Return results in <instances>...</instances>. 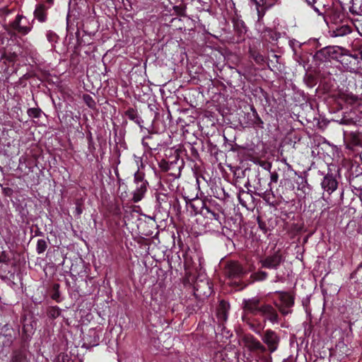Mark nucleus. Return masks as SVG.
Here are the masks:
<instances>
[{
  "mask_svg": "<svg viewBox=\"0 0 362 362\" xmlns=\"http://www.w3.org/2000/svg\"><path fill=\"white\" fill-rule=\"evenodd\" d=\"M242 320L251 330L261 334L267 321L278 324L280 318L276 308L262 303L258 297L244 299L243 301Z\"/></svg>",
  "mask_w": 362,
  "mask_h": 362,
  "instance_id": "nucleus-1",
  "label": "nucleus"
},
{
  "mask_svg": "<svg viewBox=\"0 0 362 362\" xmlns=\"http://www.w3.org/2000/svg\"><path fill=\"white\" fill-rule=\"evenodd\" d=\"M182 151L180 150H170V154L167 159H162L158 163V167L163 172L168 173L166 181L170 182L169 188L173 191L177 188L178 183L175 180L181 175L182 169L184 168L185 162L182 158Z\"/></svg>",
  "mask_w": 362,
  "mask_h": 362,
  "instance_id": "nucleus-2",
  "label": "nucleus"
},
{
  "mask_svg": "<svg viewBox=\"0 0 362 362\" xmlns=\"http://www.w3.org/2000/svg\"><path fill=\"white\" fill-rule=\"evenodd\" d=\"M33 22L34 19L32 21V23H30L23 14H18L13 21L5 26V30L8 32L13 31L24 36L32 30Z\"/></svg>",
  "mask_w": 362,
  "mask_h": 362,
  "instance_id": "nucleus-3",
  "label": "nucleus"
},
{
  "mask_svg": "<svg viewBox=\"0 0 362 362\" xmlns=\"http://www.w3.org/2000/svg\"><path fill=\"white\" fill-rule=\"evenodd\" d=\"M262 332L261 339L266 347V353L269 352L271 354L276 352L281 344L280 334L272 329H267Z\"/></svg>",
  "mask_w": 362,
  "mask_h": 362,
  "instance_id": "nucleus-4",
  "label": "nucleus"
},
{
  "mask_svg": "<svg viewBox=\"0 0 362 362\" xmlns=\"http://www.w3.org/2000/svg\"><path fill=\"white\" fill-rule=\"evenodd\" d=\"M284 262L285 256L282 251L279 249L274 251L272 254L266 255L261 258L259 263L261 265V268L269 270H277Z\"/></svg>",
  "mask_w": 362,
  "mask_h": 362,
  "instance_id": "nucleus-5",
  "label": "nucleus"
},
{
  "mask_svg": "<svg viewBox=\"0 0 362 362\" xmlns=\"http://www.w3.org/2000/svg\"><path fill=\"white\" fill-rule=\"evenodd\" d=\"M16 339V331L9 323L0 322V352L6 347H11Z\"/></svg>",
  "mask_w": 362,
  "mask_h": 362,
  "instance_id": "nucleus-6",
  "label": "nucleus"
},
{
  "mask_svg": "<svg viewBox=\"0 0 362 362\" xmlns=\"http://www.w3.org/2000/svg\"><path fill=\"white\" fill-rule=\"evenodd\" d=\"M279 294V303H275V305L281 314L286 316L291 314L293 311L292 308L295 303V296L287 291H276Z\"/></svg>",
  "mask_w": 362,
  "mask_h": 362,
  "instance_id": "nucleus-7",
  "label": "nucleus"
},
{
  "mask_svg": "<svg viewBox=\"0 0 362 362\" xmlns=\"http://www.w3.org/2000/svg\"><path fill=\"white\" fill-rule=\"evenodd\" d=\"M225 276L230 280H240L247 274L243 265L238 261H228L224 267Z\"/></svg>",
  "mask_w": 362,
  "mask_h": 362,
  "instance_id": "nucleus-8",
  "label": "nucleus"
},
{
  "mask_svg": "<svg viewBox=\"0 0 362 362\" xmlns=\"http://www.w3.org/2000/svg\"><path fill=\"white\" fill-rule=\"evenodd\" d=\"M33 322L32 320H28L25 317L21 320V332L19 329L18 331L19 335L18 344L23 345V346H30V341L35 333Z\"/></svg>",
  "mask_w": 362,
  "mask_h": 362,
  "instance_id": "nucleus-9",
  "label": "nucleus"
},
{
  "mask_svg": "<svg viewBox=\"0 0 362 362\" xmlns=\"http://www.w3.org/2000/svg\"><path fill=\"white\" fill-rule=\"evenodd\" d=\"M221 214H223L221 205L216 199L206 197V206L202 216L220 222Z\"/></svg>",
  "mask_w": 362,
  "mask_h": 362,
  "instance_id": "nucleus-10",
  "label": "nucleus"
},
{
  "mask_svg": "<svg viewBox=\"0 0 362 362\" xmlns=\"http://www.w3.org/2000/svg\"><path fill=\"white\" fill-rule=\"evenodd\" d=\"M245 346L250 351L257 354L266 353V347L257 338L251 334H245L242 338Z\"/></svg>",
  "mask_w": 362,
  "mask_h": 362,
  "instance_id": "nucleus-11",
  "label": "nucleus"
},
{
  "mask_svg": "<svg viewBox=\"0 0 362 362\" xmlns=\"http://www.w3.org/2000/svg\"><path fill=\"white\" fill-rule=\"evenodd\" d=\"M185 200L187 209L190 208L192 213H194V214H200L202 215V213L204 212L206 206V197L204 199L197 197L192 199L185 197Z\"/></svg>",
  "mask_w": 362,
  "mask_h": 362,
  "instance_id": "nucleus-12",
  "label": "nucleus"
},
{
  "mask_svg": "<svg viewBox=\"0 0 362 362\" xmlns=\"http://www.w3.org/2000/svg\"><path fill=\"white\" fill-rule=\"evenodd\" d=\"M232 23L233 25V29L235 33L237 35L238 42L244 41L245 38V34L247 32V27L245 23L240 18V16L235 14L232 18Z\"/></svg>",
  "mask_w": 362,
  "mask_h": 362,
  "instance_id": "nucleus-13",
  "label": "nucleus"
},
{
  "mask_svg": "<svg viewBox=\"0 0 362 362\" xmlns=\"http://www.w3.org/2000/svg\"><path fill=\"white\" fill-rule=\"evenodd\" d=\"M28 349L29 346L18 344L12 350L10 362H29Z\"/></svg>",
  "mask_w": 362,
  "mask_h": 362,
  "instance_id": "nucleus-14",
  "label": "nucleus"
},
{
  "mask_svg": "<svg viewBox=\"0 0 362 362\" xmlns=\"http://www.w3.org/2000/svg\"><path fill=\"white\" fill-rule=\"evenodd\" d=\"M142 145L148 151H157L160 146V139L158 134H149L142 139Z\"/></svg>",
  "mask_w": 362,
  "mask_h": 362,
  "instance_id": "nucleus-15",
  "label": "nucleus"
},
{
  "mask_svg": "<svg viewBox=\"0 0 362 362\" xmlns=\"http://www.w3.org/2000/svg\"><path fill=\"white\" fill-rule=\"evenodd\" d=\"M50 7L45 3L37 4L33 12L34 20L36 19L42 23H46L48 20V9Z\"/></svg>",
  "mask_w": 362,
  "mask_h": 362,
  "instance_id": "nucleus-16",
  "label": "nucleus"
},
{
  "mask_svg": "<svg viewBox=\"0 0 362 362\" xmlns=\"http://www.w3.org/2000/svg\"><path fill=\"white\" fill-rule=\"evenodd\" d=\"M229 309V303L224 300H221L216 308V317L219 326H223L227 321Z\"/></svg>",
  "mask_w": 362,
  "mask_h": 362,
  "instance_id": "nucleus-17",
  "label": "nucleus"
},
{
  "mask_svg": "<svg viewBox=\"0 0 362 362\" xmlns=\"http://www.w3.org/2000/svg\"><path fill=\"white\" fill-rule=\"evenodd\" d=\"M357 59V57L351 54L348 50L345 49L339 62L346 70L351 71L356 66Z\"/></svg>",
  "mask_w": 362,
  "mask_h": 362,
  "instance_id": "nucleus-18",
  "label": "nucleus"
},
{
  "mask_svg": "<svg viewBox=\"0 0 362 362\" xmlns=\"http://www.w3.org/2000/svg\"><path fill=\"white\" fill-rule=\"evenodd\" d=\"M321 186L322 188L325 191H327L329 195H330L333 192H334L337 189L338 187V182L337 181V180L335 179L332 174L328 173L324 177L321 182Z\"/></svg>",
  "mask_w": 362,
  "mask_h": 362,
  "instance_id": "nucleus-19",
  "label": "nucleus"
},
{
  "mask_svg": "<svg viewBox=\"0 0 362 362\" xmlns=\"http://www.w3.org/2000/svg\"><path fill=\"white\" fill-rule=\"evenodd\" d=\"M173 194L158 192L156 194V200L159 208L162 209L165 211H169L170 209V204L172 202L171 198H173Z\"/></svg>",
  "mask_w": 362,
  "mask_h": 362,
  "instance_id": "nucleus-20",
  "label": "nucleus"
},
{
  "mask_svg": "<svg viewBox=\"0 0 362 362\" xmlns=\"http://www.w3.org/2000/svg\"><path fill=\"white\" fill-rule=\"evenodd\" d=\"M136 187L132 192V201L134 203L139 202L145 196L148 190V182L135 184Z\"/></svg>",
  "mask_w": 362,
  "mask_h": 362,
  "instance_id": "nucleus-21",
  "label": "nucleus"
},
{
  "mask_svg": "<svg viewBox=\"0 0 362 362\" xmlns=\"http://www.w3.org/2000/svg\"><path fill=\"white\" fill-rule=\"evenodd\" d=\"M314 59L316 62H325L332 61V46H327L317 50Z\"/></svg>",
  "mask_w": 362,
  "mask_h": 362,
  "instance_id": "nucleus-22",
  "label": "nucleus"
},
{
  "mask_svg": "<svg viewBox=\"0 0 362 362\" xmlns=\"http://www.w3.org/2000/svg\"><path fill=\"white\" fill-rule=\"evenodd\" d=\"M177 150L182 151V155L187 157V159L195 162L199 159V154L197 149L191 144L188 143L186 146L183 148H179Z\"/></svg>",
  "mask_w": 362,
  "mask_h": 362,
  "instance_id": "nucleus-23",
  "label": "nucleus"
},
{
  "mask_svg": "<svg viewBox=\"0 0 362 362\" xmlns=\"http://www.w3.org/2000/svg\"><path fill=\"white\" fill-rule=\"evenodd\" d=\"M251 114L249 113L247 116L249 123L252 124L255 128L263 129L264 122L258 115L254 106L251 107Z\"/></svg>",
  "mask_w": 362,
  "mask_h": 362,
  "instance_id": "nucleus-24",
  "label": "nucleus"
},
{
  "mask_svg": "<svg viewBox=\"0 0 362 362\" xmlns=\"http://www.w3.org/2000/svg\"><path fill=\"white\" fill-rule=\"evenodd\" d=\"M348 144L351 146H362V133L351 132L345 136Z\"/></svg>",
  "mask_w": 362,
  "mask_h": 362,
  "instance_id": "nucleus-25",
  "label": "nucleus"
},
{
  "mask_svg": "<svg viewBox=\"0 0 362 362\" xmlns=\"http://www.w3.org/2000/svg\"><path fill=\"white\" fill-rule=\"evenodd\" d=\"M124 115L130 120L133 121L136 124L141 126L143 122L142 119L138 114V111L134 107H129L125 112Z\"/></svg>",
  "mask_w": 362,
  "mask_h": 362,
  "instance_id": "nucleus-26",
  "label": "nucleus"
},
{
  "mask_svg": "<svg viewBox=\"0 0 362 362\" xmlns=\"http://www.w3.org/2000/svg\"><path fill=\"white\" fill-rule=\"evenodd\" d=\"M202 284L203 285L199 283L196 284L194 286L196 292H197L199 295H203L206 297L209 296L212 293L211 287L209 286L208 282H202Z\"/></svg>",
  "mask_w": 362,
  "mask_h": 362,
  "instance_id": "nucleus-27",
  "label": "nucleus"
},
{
  "mask_svg": "<svg viewBox=\"0 0 362 362\" xmlns=\"http://www.w3.org/2000/svg\"><path fill=\"white\" fill-rule=\"evenodd\" d=\"M46 314L50 320H54L62 314V309L57 305H50L46 309Z\"/></svg>",
  "mask_w": 362,
  "mask_h": 362,
  "instance_id": "nucleus-28",
  "label": "nucleus"
},
{
  "mask_svg": "<svg viewBox=\"0 0 362 362\" xmlns=\"http://www.w3.org/2000/svg\"><path fill=\"white\" fill-rule=\"evenodd\" d=\"M269 274L268 272L263 270H258L251 274L250 275V283H254L255 281H264L268 279Z\"/></svg>",
  "mask_w": 362,
  "mask_h": 362,
  "instance_id": "nucleus-29",
  "label": "nucleus"
},
{
  "mask_svg": "<svg viewBox=\"0 0 362 362\" xmlns=\"http://www.w3.org/2000/svg\"><path fill=\"white\" fill-rule=\"evenodd\" d=\"M249 56L251 57L257 64L262 65L264 63V56L256 49L250 47Z\"/></svg>",
  "mask_w": 362,
  "mask_h": 362,
  "instance_id": "nucleus-30",
  "label": "nucleus"
},
{
  "mask_svg": "<svg viewBox=\"0 0 362 362\" xmlns=\"http://www.w3.org/2000/svg\"><path fill=\"white\" fill-rule=\"evenodd\" d=\"M303 81L308 88H312L317 85L318 80L315 75L306 73L304 76Z\"/></svg>",
  "mask_w": 362,
  "mask_h": 362,
  "instance_id": "nucleus-31",
  "label": "nucleus"
},
{
  "mask_svg": "<svg viewBox=\"0 0 362 362\" xmlns=\"http://www.w3.org/2000/svg\"><path fill=\"white\" fill-rule=\"evenodd\" d=\"M333 33L336 37L344 36L351 33V28L348 25H342L333 30Z\"/></svg>",
  "mask_w": 362,
  "mask_h": 362,
  "instance_id": "nucleus-32",
  "label": "nucleus"
},
{
  "mask_svg": "<svg viewBox=\"0 0 362 362\" xmlns=\"http://www.w3.org/2000/svg\"><path fill=\"white\" fill-rule=\"evenodd\" d=\"M346 49L339 46H332V60L339 62Z\"/></svg>",
  "mask_w": 362,
  "mask_h": 362,
  "instance_id": "nucleus-33",
  "label": "nucleus"
},
{
  "mask_svg": "<svg viewBox=\"0 0 362 362\" xmlns=\"http://www.w3.org/2000/svg\"><path fill=\"white\" fill-rule=\"evenodd\" d=\"M255 6H256V10H257V16H258V21H261L263 17L264 16L265 13H266V11L269 8H271L270 6H269L267 5V3H264V1H263V4H255Z\"/></svg>",
  "mask_w": 362,
  "mask_h": 362,
  "instance_id": "nucleus-34",
  "label": "nucleus"
},
{
  "mask_svg": "<svg viewBox=\"0 0 362 362\" xmlns=\"http://www.w3.org/2000/svg\"><path fill=\"white\" fill-rule=\"evenodd\" d=\"M59 287L60 286L59 284H54L51 291V298L57 303H60L62 301V298L60 297Z\"/></svg>",
  "mask_w": 362,
  "mask_h": 362,
  "instance_id": "nucleus-35",
  "label": "nucleus"
},
{
  "mask_svg": "<svg viewBox=\"0 0 362 362\" xmlns=\"http://www.w3.org/2000/svg\"><path fill=\"white\" fill-rule=\"evenodd\" d=\"M134 184L148 182L146 179V175L141 169L138 170L134 175Z\"/></svg>",
  "mask_w": 362,
  "mask_h": 362,
  "instance_id": "nucleus-36",
  "label": "nucleus"
},
{
  "mask_svg": "<svg viewBox=\"0 0 362 362\" xmlns=\"http://www.w3.org/2000/svg\"><path fill=\"white\" fill-rule=\"evenodd\" d=\"M48 247L47 243L44 239H39L37 242L36 252L38 255L44 253Z\"/></svg>",
  "mask_w": 362,
  "mask_h": 362,
  "instance_id": "nucleus-37",
  "label": "nucleus"
},
{
  "mask_svg": "<svg viewBox=\"0 0 362 362\" xmlns=\"http://www.w3.org/2000/svg\"><path fill=\"white\" fill-rule=\"evenodd\" d=\"M42 110L39 107L29 108L27 111V114L30 117L38 119L42 115Z\"/></svg>",
  "mask_w": 362,
  "mask_h": 362,
  "instance_id": "nucleus-38",
  "label": "nucleus"
},
{
  "mask_svg": "<svg viewBox=\"0 0 362 362\" xmlns=\"http://www.w3.org/2000/svg\"><path fill=\"white\" fill-rule=\"evenodd\" d=\"M307 4L310 6L313 9L317 11L320 12L319 8L323 7L325 5L322 0H305Z\"/></svg>",
  "mask_w": 362,
  "mask_h": 362,
  "instance_id": "nucleus-39",
  "label": "nucleus"
},
{
  "mask_svg": "<svg viewBox=\"0 0 362 362\" xmlns=\"http://www.w3.org/2000/svg\"><path fill=\"white\" fill-rule=\"evenodd\" d=\"M171 201L170 209L173 208L177 214H180L181 206L178 198L174 195L173 198H171Z\"/></svg>",
  "mask_w": 362,
  "mask_h": 362,
  "instance_id": "nucleus-40",
  "label": "nucleus"
},
{
  "mask_svg": "<svg viewBox=\"0 0 362 362\" xmlns=\"http://www.w3.org/2000/svg\"><path fill=\"white\" fill-rule=\"evenodd\" d=\"M356 122L357 120L355 119L354 117H351L350 115H344L340 119L339 124L345 125H352L356 124Z\"/></svg>",
  "mask_w": 362,
  "mask_h": 362,
  "instance_id": "nucleus-41",
  "label": "nucleus"
},
{
  "mask_svg": "<svg viewBox=\"0 0 362 362\" xmlns=\"http://www.w3.org/2000/svg\"><path fill=\"white\" fill-rule=\"evenodd\" d=\"M83 99L88 107L92 109L95 108L96 103L92 96L88 94H84Z\"/></svg>",
  "mask_w": 362,
  "mask_h": 362,
  "instance_id": "nucleus-42",
  "label": "nucleus"
},
{
  "mask_svg": "<svg viewBox=\"0 0 362 362\" xmlns=\"http://www.w3.org/2000/svg\"><path fill=\"white\" fill-rule=\"evenodd\" d=\"M13 10L9 9L7 7L0 8V22H5L6 16L13 13Z\"/></svg>",
  "mask_w": 362,
  "mask_h": 362,
  "instance_id": "nucleus-43",
  "label": "nucleus"
},
{
  "mask_svg": "<svg viewBox=\"0 0 362 362\" xmlns=\"http://www.w3.org/2000/svg\"><path fill=\"white\" fill-rule=\"evenodd\" d=\"M46 37L50 43H56L59 40L58 35L52 30H48L47 32Z\"/></svg>",
  "mask_w": 362,
  "mask_h": 362,
  "instance_id": "nucleus-44",
  "label": "nucleus"
},
{
  "mask_svg": "<svg viewBox=\"0 0 362 362\" xmlns=\"http://www.w3.org/2000/svg\"><path fill=\"white\" fill-rule=\"evenodd\" d=\"M199 308L200 305H199V303L196 301L194 303L189 304L187 306L186 310L189 315H192L193 313H197L199 310Z\"/></svg>",
  "mask_w": 362,
  "mask_h": 362,
  "instance_id": "nucleus-45",
  "label": "nucleus"
},
{
  "mask_svg": "<svg viewBox=\"0 0 362 362\" xmlns=\"http://www.w3.org/2000/svg\"><path fill=\"white\" fill-rule=\"evenodd\" d=\"M352 23L358 33L362 27V15H358L357 17L352 19Z\"/></svg>",
  "mask_w": 362,
  "mask_h": 362,
  "instance_id": "nucleus-46",
  "label": "nucleus"
},
{
  "mask_svg": "<svg viewBox=\"0 0 362 362\" xmlns=\"http://www.w3.org/2000/svg\"><path fill=\"white\" fill-rule=\"evenodd\" d=\"M76 209H75V213H76V216L78 217V218H80L81 217V215L83 213V202L81 200H79V199H77L76 201Z\"/></svg>",
  "mask_w": 362,
  "mask_h": 362,
  "instance_id": "nucleus-47",
  "label": "nucleus"
},
{
  "mask_svg": "<svg viewBox=\"0 0 362 362\" xmlns=\"http://www.w3.org/2000/svg\"><path fill=\"white\" fill-rule=\"evenodd\" d=\"M70 17H71L70 11H69L68 14L66 16V23H67L66 30H67V37H69V41L71 40H73L74 37V35L73 32L71 31V26L69 25Z\"/></svg>",
  "mask_w": 362,
  "mask_h": 362,
  "instance_id": "nucleus-48",
  "label": "nucleus"
},
{
  "mask_svg": "<svg viewBox=\"0 0 362 362\" xmlns=\"http://www.w3.org/2000/svg\"><path fill=\"white\" fill-rule=\"evenodd\" d=\"M337 348L339 350L340 352L348 355L347 353L349 351V348L346 344H344L343 341H339L336 345Z\"/></svg>",
  "mask_w": 362,
  "mask_h": 362,
  "instance_id": "nucleus-49",
  "label": "nucleus"
},
{
  "mask_svg": "<svg viewBox=\"0 0 362 362\" xmlns=\"http://www.w3.org/2000/svg\"><path fill=\"white\" fill-rule=\"evenodd\" d=\"M76 38V43L74 47L75 49H78L80 47L84 45L83 39L80 37V32L78 30H76V32L74 33Z\"/></svg>",
  "mask_w": 362,
  "mask_h": 362,
  "instance_id": "nucleus-50",
  "label": "nucleus"
},
{
  "mask_svg": "<svg viewBox=\"0 0 362 362\" xmlns=\"http://www.w3.org/2000/svg\"><path fill=\"white\" fill-rule=\"evenodd\" d=\"M86 139L88 141V148L90 149V151H92V149H95L94 142H93V135H92L91 132L88 131V132L87 133Z\"/></svg>",
  "mask_w": 362,
  "mask_h": 362,
  "instance_id": "nucleus-51",
  "label": "nucleus"
},
{
  "mask_svg": "<svg viewBox=\"0 0 362 362\" xmlns=\"http://www.w3.org/2000/svg\"><path fill=\"white\" fill-rule=\"evenodd\" d=\"M9 262L10 257L8 254L5 251L0 252V263L8 264Z\"/></svg>",
  "mask_w": 362,
  "mask_h": 362,
  "instance_id": "nucleus-52",
  "label": "nucleus"
},
{
  "mask_svg": "<svg viewBox=\"0 0 362 362\" xmlns=\"http://www.w3.org/2000/svg\"><path fill=\"white\" fill-rule=\"evenodd\" d=\"M358 100V97L354 94H348L346 96V101L349 103H355Z\"/></svg>",
  "mask_w": 362,
  "mask_h": 362,
  "instance_id": "nucleus-53",
  "label": "nucleus"
},
{
  "mask_svg": "<svg viewBox=\"0 0 362 362\" xmlns=\"http://www.w3.org/2000/svg\"><path fill=\"white\" fill-rule=\"evenodd\" d=\"M58 362H74V361L67 354H63L59 356Z\"/></svg>",
  "mask_w": 362,
  "mask_h": 362,
  "instance_id": "nucleus-54",
  "label": "nucleus"
},
{
  "mask_svg": "<svg viewBox=\"0 0 362 362\" xmlns=\"http://www.w3.org/2000/svg\"><path fill=\"white\" fill-rule=\"evenodd\" d=\"M279 179V175L276 172L271 173L270 180L271 182H277Z\"/></svg>",
  "mask_w": 362,
  "mask_h": 362,
  "instance_id": "nucleus-55",
  "label": "nucleus"
},
{
  "mask_svg": "<svg viewBox=\"0 0 362 362\" xmlns=\"http://www.w3.org/2000/svg\"><path fill=\"white\" fill-rule=\"evenodd\" d=\"M284 277L282 275L276 274L274 276L273 282H274V283L284 282Z\"/></svg>",
  "mask_w": 362,
  "mask_h": 362,
  "instance_id": "nucleus-56",
  "label": "nucleus"
},
{
  "mask_svg": "<svg viewBox=\"0 0 362 362\" xmlns=\"http://www.w3.org/2000/svg\"><path fill=\"white\" fill-rule=\"evenodd\" d=\"M257 222H258V225H259V227L261 230H264V232L267 231V225L266 223L261 221L259 218H258L257 220Z\"/></svg>",
  "mask_w": 362,
  "mask_h": 362,
  "instance_id": "nucleus-57",
  "label": "nucleus"
},
{
  "mask_svg": "<svg viewBox=\"0 0 362 362\" xmlns=\"http://www.w3.org/2000/svg\"><path fill=\"white\" fill-rule=\"evenodd\" d=\"M174 10L180 16H185V10L182 9V8H179L178 6H175L174 7Z\"/></svg>",
  "mask_w": 362,
  "mask_h": 362,
  "instance_id": "nucleus-58",
  "label": "nucleus"
},
{
  "mask_svg": "<svg viewBox=\"0 0 362 362\" xmlns=\"http://www.w3.org/2000/svg\"><path fill=\"white\" fill-rule=\"evenodd\" d=\"M290 45L291 47L293 48V50H295V47L296 46H299L300 47V44L299 43V42H298L297 40H294L293 41H290Z\"/></svg>",
  "mask_w": 362,
  "mask_h": 362,
  "instance_id": "nucleus-59",
  "label": "nucleus"
},
{
  "mask_svg": "<svg viewBox=\"0 0 362 362\" xmlns=\"http://www.w3.org/2000/svg\"><path fill=\"white\" fill-rule=\"evenodd\" d=\"M279 0H264V3H267V5L270 7L273 6Z\"/></svg>",
  "mask_w": 362,
  "mask_h": 362,
  "instance_id": "nucleus-60",
  "label": "nucleus"
},
{
  "mask_svg": "<svg viewBox=\"0 0 362 362\" xmlns=\"http://www.w3.org/2000/svg\"><path fill=\"white\" fill-rule=\"evenodd\" d=\"M35 236H40L44 237V233L40 230V228H37V230H35Z\"/></svg>",
  "mask_w": 362,
  "mask_h": 362,
  "instance_id": "nucleus-61",
  "label": "nucleus"
},
{
  "mask_svg": "<svg viewBox=\"0 0 362 362\" xmlns=\"http://www.w3.org/2000/svg\"><path fill=\"white\" fill-rule=\"evenodd\" d=\"M183 258L185 259V264H187L189 261L187 252L183 254Z\"/></svg>",
  "mask_w": 362,
  "mask_h": 362,
  "instance_id": "nucleus-62",
  "label": "nucleus"
},
{
  "mask_svg": "<svg viewBox=\"0 0 362 362\" xmlns=\"http://www.w3.org/2000/svg\"><path fill=\"white\" fill-rule=\"evenodd\" d=\"M15 57H16V55H14L13 57H8L6 56V54H4L2 55V58H6L9 62H13L14 60Z\"/></svg>",
  "mask_w": 362,
  "mask_h": 362,
  "instance_id": "nucleus-63",
  "label": "nucleus"
},
{
  "mask_svg": "<svg viewBox=\"0 0 362 362\" xmlns=\"http://www.w3.org/2000/svg\"><path fill=\"white\" fill-rule=\"evenodd\" d=\"M54 0H45V4H48L49 6H52L54 5Z\"/></svg>",
  "mask_w": 362,
  "mask_h": 362,
  "instance_id": "nucleus-64",
  "label": "nucleus"
}]
</instances>
